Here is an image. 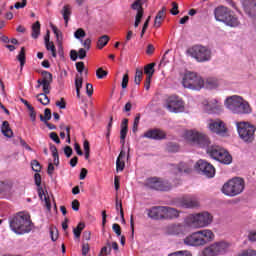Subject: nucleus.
<instances>
[{"label":"nucleus","instance_id":"obj_1","mask_svg":"<svg viewBox=\"0 0 256 256\" xmlns=\"http://www.w3.org/2000/svg\"><path fill=\"white\" fill-rule=\"evenodd\" d=\"M213 241H215V233L211 229L192 232L183 239V243L187 247H205V245L213 243Z\"/></svg>","mask_w":256,"mask_h":256},{"label":"nucleus","instance_id":"obj_2","mask_svg":"<svg viewBox=\"0 0 256 256\" xmlns=\"http://www.w3.org/2000/svg\"><path fill=\"white\" fill-rule=\"evenodd\" d=\"M9 225L11 231L16 235H25L33 231V222L31 216L25 212H19L13 217L9 218Z\"/></svg>","mask_w":256,"mask_h":256},{"label":"nucleus","instance_id":"obj_3","mask_svg":"<svg viewBox=\"0 0 256 256\" xmlns=\"http://www.w3.org/2000/svg\"><path fill=\"white\" fill-rule=\"evenodd\" d=\"M224 105L231 113H234V115H249L252 111L249 102L239 95L227 97Z\"/></svg>","mask_w":256,"mask_h":256},{"label":"nucleus","instance_id":"obj_4","mask_svg":"<svg viewBox=\"0 0 256 256\" xmlns=\"http://www.w3.org/2000/svg\"><path fill=\"white\" fill-rule=\"evenodd\" d=\"M190 229H205L213 223V215L207 211L192 213L184 219Z\"/></svg>","mask_w":256,"mask_h":256},{"label":"nucleus","instance_id":"obj_5","mask_svg":"<svg viewBox=\"0 0 256 256\" xmlns=\"http://www.w3.org/2000/svg\"><path fill=\"white\" fill-rule=\"evenodd\" d=\"M184 139L189 145H194L196 147H201L205 149L211 145V140L209 136L203 132L197 130H188L184 133Z\"/></svg>","mask_w":256,"mask_h":256},{"label":"nucleus","instance_id":"obj_6","mask_svg":"<svg viewBox=\"0 0 256 256\" xmlns=\"http://www.w3.org/2000/svg\"><path fill=\"white\" fill-rule=\"evenodd\" d=\"M186 55L195 59L197 63H207V61H211L212 52L207 46L194 45L186 50Z\"/></svg>","mask_w":256,"mask_h":256},{"label":"nucleus","instance_id":"obj_7","mask_svg":"<svg viewBox=\"0 0 256 256\" xmlns=\"http://www.w3.org/2000/svg\"><path fill=\"white\" fill-rule=\"evenodd\" d=\"M182 85L191 91H201L205 87V80L195 72H186L182 78Z\"/></svg>","mask_w":256,"mask_h":256},{"label":"nucleus","instance_id":"obj_8","mask_svg":"<svg viewBox=\"0 0 256 256\" xmlns=\"http://www.w3.org/2000/svg\"><path fill=\"white\" fill-rule=\"evenodd\" d=\"M231 250V243L225 240L213 242L202 250L203 256L226 255Z\"/></svg>","mask_w":256,"mask_h":256},{"label":"nucleus","instance_id":"obj_9","mask_svg":"<svg viewBox=\"0 0 256 256\" xmlns=\"http://www.w3.org/2000/svg\"><path fill=\"white\" fill-rule=\"evenodd\" d=\"M245 190V181L241 178H233L226 182L222 187V193L227 197H237Z\"/></svg>","mask_w":256,"mask_h":256},{"label":"nucleus","instance_id":"obj_10","mask_svg":"<svg viewBox=\"0 0 256 256\" xmlns=\"http://www.w3.org/2000/svg\"><path fill=\"white\" fill-rule=\"evenodd\" d=\"M235 125L240 139L244 141V143H253L255 140V126L245 121L236 122Z\"/></svg>","mask_w":256,"mask_h":256},{"label":"nucleus","instance_id":"obj_11","mask_svg":"<svg viewBox=\"0 0 256 256\" xmlns=\"http://www.w3.org/2000/svg\"><path fill=\"white\" fill-rule=\"evenodd\" d=\"M164 107L170 113H183L185 112V101L177 95H172L166 98Z\"/></svg>","mask_w":256,"mask_h":256},{"label":"nucleus","instance_id":"obj_12","mask_svg":"<svg viewBox=\"0 0 256 256\" xmlns=\"http://www.w3.org/2000/svg\"><path fill=\"white\" fill-rule=\"evenodd\" d=\"M207 128L211 133H216V135H220V137H225L227 135V125L222 120H208Z\"/></svg>","mask_w":256,"mask_h":256},{"label":"nucleus","instance_id":"obj_13","mask_svg":"<svg viewBox=\"0 0 256 256\" xmlns=\"http://www.w3.org/2000/svg\"><path fill=\"white\" fill-rule=\"evenodd\" d=\"M145 187H147V189H154V191H169L171 189V186L161 180L160 178H148L145 181Z\"/></svg>","mask_w":256,"mask_h":256},{"label":"nucleus","instance_id":"obj_14","mask_svg":"<svg viewBox=\"0 0 256 256\" xmlns=\"http://www.w3.org/2000/svg\"><path fill=\"white\" fill-rule=\"evenodd\" d=\"M195 168L208 179H213V177H215V167L205 160H198Z\"/></svg>","mask_w":256,"mask_h":256},{"label":"nucleus","instance_id":"obj_15","mask_svg":"<svg viewBox=\"0 0 256 256\" xmlns=\"http://www.w3.org/2000/svg\"><path fill=\"white\" fill-rule=\"evenodd\" d=\"M189 229L191 227L187 225V223L184 222V224H171L166 227V233L167 235H187L189 233Z\"/></svg>","mask_w":256,"mask_h":256},{"label":"nucleus","instance_id":"obj_16","mask_svg":"<svg viewBox=\"0 0 256 256\" xmlns=\"http://www.w3.org/2000/svg\"><path fill=\"white\" fill-rule=\"evenodd\" d=\"M179 207H182V209H195V207H199V198L197 196H186L179 201Z\"/></svg>","mask_w":256,"mask_h":256},{"label":"nucleus","instance_id":"obj_17","mask_svg":"<svg viewBox=\"0 0 256 256\" xmlns=\"http://www.w3.org/2000/svg\"><path fill=\"white\" fill-rule=\"evenodd\" d=\"M244 11L252 19H256V0H243Z\"/></svg>","mask_w":256,"mask_h":256},{"label":"nucleus","instance_id":"obj_18","mask_svg":"<svg viewBox=\"0 0 256 256\" xmlns=\"http://www.w3.org/2000/svg\"><path fill=\"white\" fill-rule=\"evenodd\" d=\"M143 139H154L155 141H161V139H165V132L159 129H151L146 131L142 135Z\"/></svg>","mask_w":256,"mask_h":256},{"label":"nucleus","instance_id":"obj_19","mask_svg":"<svg viewBox=\"0 0 256 256\" xmlns=\"http://www.w3.org/2000/svg\"><path fill=\"white\" fill-rule=\"evenodd\" d=\"M229 10L225 6H219L214 10V17L216 21H220L221 23H225L227 21V17L229 15Z\"/></svg>","mask_w":256,"mask_h":256},{"label":"nucleus","instance_id":"obj_20","mask_svg":"<svg viewBox=\"0 0 256 256\" xmlns=\"http://www.w3.org/2000/svg\"><path fill=\"white\" fill-rule=\"evenodd\" d=\"M147 211L150 219H163L164 206H154Z\"/></svg>","mask_w":256,"mask_h":256},{"label":"nucleus","instance_id":"obj_21","mask_svg":"<svg viewBox=\"0 0 256 256\" xmlns=\"http://www.w3.org/2000/svg\"><path fill=\"white\" fill-rule=\"evenodd\" d=\"M181 212L175 208L164 206L163 219H177Z\"/></svg>","mask_w":256,"mask_h":256},{"label":"nucleus","instance_id":"obj_22","mask_svg":"<svg viewBox=\"0 0 256 256\" xmlns=\"http://www.w3.org/2000/svg\"><path fill=\"white\" fill-rule=\"evenodd\" d=\"M38 195L41 201H44V205L47 211H51V203H55V200H53V196H50L49 194H45L43 190H38Z\"/></svg>","mask_w":256,"mask_h":256},{"label":"nucleus","instance_id":"obj_23","mask_svg":"<svg viewBox=\"0 0 256 256\" xmlns=\"http://www.w3.org/2000/svg\"><path fill=\"white\" fill-rule=\"evenodd\" d=\"M207 153L212 157V159L218 161L219 157H221V153H225V148L221 146H212L207 150Z\"/></svg>","mask_w":256,"mask_h":256},{"label":"nucleus","instance_id":"obj_24","mask_svg":"<svg viewBox=\"0 0 256 256\" xmlns=\"http://www.w3.org/2000/svg\"><path fill=\"white\" fill-rule=\"evenodd\" d=\"M173 173L176 177H181L183 173H191V166L186 163H180L179 166H174Z\"/></svg>","mask_w":256,"mask_h":256},{"label":"nucleus","instance_id":"obj_25","mask_svg":"<svg viewBox=\"0 0 256 256\" xmlns=\"http://www.w3.org/2000/svg\"><path fill=\"white\" fill-rule=\"evenodd\" d=\"M202 105H203V110L205 111V113H211L212 109L209 107H213L214 109H219V107H221L219 105V100H217V99H212L210 101L204 100L202 102Z\"/></svg>","mask_w":256,"mask_h":256},{"label":"nucleus","instance_id":"obj_26","mask_svg":"<svg viewBox=\"0 0 256 256\" xmlns=\"http://www.w3.org/2000/svg\"><path fill=\"white\" fill-rule=\"evenodd\" d=\"M13 189V182L6 180L0 183V193L3 195H10Z\"/></svg>","mask_w":256,"mask_h":256},{"label":"nucleus","instance_id":"obj_27","mask_svg":"<svg viewBox=\"0 0 256 256\" xmlns=\"http://www.w3.org/2000/svg\"><path fill=\"white\" fill-rule=\"evenodd\" d=\"M55 37H56V43L58 47H63V32L57 28V26L51 24L50 25Z\"/></svg>","mask_w":256,"mask_h":256},{"label":"nucleus","instance_id":"obj_28","mask_svg":"<svg viewBox=\"0 0 256 256\" xmlns=\"http://www.w3.org/2000/svg\"><path fill=\"white\" fill-rule=\"evenodd\" d=\"M219 85H221V83L219 82V79L208 78L206 81H204L203 89H217Z\"/></svg>","mask_w":256,"mask_h":256},{"label":"nucleus","instance_id":"obj_29","mask_svg":"<svg viewBox=\"0 0 256 256\" xmlns=\"http://www.w3.org/2000/svg\"><path fill=\"white\" fill-rule=\"evenodd\" d=\"M218 161L224 165H231V163H233V157L227 150L224 149V153L220 154Z\"/></svg>","mask_w":256,"mask_h":256},{"label":"nucleus","instance_id":"obj_30","mask_svg":"<svg viewBox=\"0 0 256 256\" xmlns=\"http://www.w3.org/2000/svg\"><path fill=\"white\" fill-rule=\"evenodd\" d=\"M1 133L4 137L11 139L13 137V130H11V126L9 125L8 121H4L1 125Z\"/></svg>","mask_w":256,"mask_h":256},{"label":"nucleus","instance_id":"obj_31","mask_svg":"<svg viewBox=\"0 0 256 256\" xmlns=\"http://www.w3.org/2000/svg\"><path fill=\"white\" fill-rule=\"evenodd\" d=\"M225 25H228V27H239V19L237 17L231 15V13L228 14L226 18V22H224Z\"/></svg>","mask_w":256,"mask_h":256},{"label":"nucleus","instance_id":"obj_32","mask_svg":"<svg viewBox=\"0 0 256 256\" xmlns=\"http://www.w3.org/2000/svg\"><path fill=\"white\" fill-rule=\"evenodd\" d=\"M39 35H41V23L39 21H36L32 25V34L31 37L32 39H38Z\"/></svg>","mask_w":256,"mask_h":256},{"label":"nucleus","instance_id":"obj_33","mask_svg":"<svg viewBox=\"0 0 256 256\" xmlns=\"http://www.w3.org/2000/svg\"><path fill=\"white\" fill-rule=\"evenodd\" d=\"M75 87H76V95L77 97H81V89L83 87V76L82 75H76L75 77Z\"/></svg>","mask_w":256,"mask_h":256},{"label":"nucleus","instance_id":"obj_34","mask_svg":"<svg viewBox=\"0 0 256 256\" xmlns=\"http://www.w3.org/2000/svg\"><path fill=\"white\" fill-rule=\"evenodd\" d=\"M61 14L67 25V23H69V17H71V5H64Z\"/></svg>","mask_w":256,"mask_h":256},{"label":"nucleus","instance_id":"obj_35","mask_svg":"<svg viewBox=\"0 0 256 256\" xmlns=\"http://www.w3.org/2000/svg\"><path fill=\"white\" fill-rule=\"evenodd\" d=\"M144 73L147 75V78L153 77V73H155V63H150L144 67Z\"/></svg>","mask_w":256,"mask_h":256},{"label":"nucleus","instance_id":"obj_36","mask_svg":"<svg viewBox=\"0 0 256 256\" xmlns=\"http://www.w3.org/2000/svg\"><path fill=\"white\" fill-rule=\"evenodd\" d=\"M85 229V223L80 222L76 228L73 229V234L76 239H79L81 237V232Z\"/></svg>","mask_w":256,"mask_h":256},{"label":"nucleus","instance_id":"obj_37","mask_svg":"<svg viewBox=\"0 0 256 256\" xmlns=\"http://www.w3.org/2000/svg\"><path fill=\"white\" fill-rule=\"evenodd\" d=\"M109 43V37L107 35H103L98 39L97 47L98 49H103Z\"/></svg>","mask_w":256,"mask_h":256},{"label":"nucleus","instance_id":"obj_38","mask_svg":"<svg viewBox=\"0 0 256 256\" xmlns=\"http://www.w3.org/2000/svg\"><path fill=\"white\" fill-rule=\"evenodd\" d=\"M147 3V0H137L132 4V9L137 11H143V4Z\"/></svg>","mask_w":256,"mask_h":256},{"label":"nucleus","instance_id":"obj_39","mask_svg":"<svg viewBox=\"0 0 256 256\" xmlns=\"http://www.w3.org/2000/svg\"><path fill=\"white\" fill-rule=\"evenodd\" d=\"M17 60L20 63L21 69H23V67L25 66V47L21 48V50L17 56Z\"/></svg>","mask_w":256,"mask_h":256},{"label":"nucleus","instance_id":"obj_40","mask_svg":"<svg viewBox=\"0 0 256 256\" xmlns=\"http://www.w3.org/2000/svg\"><path fill=\"white\" fill-rule=\"evenodd\" d=\"M36 99L42 105H47L48 103H50V100H49V97H47V94L40 93L36 96Z\"/></svg>","mask_w":256,"mask_h":256},{"label":"nucleus","instance_id":"obj_41","mask_svg":"<svg viewBox=\"0 0 256 256\" xmlns=\"http://www.w3.org/2000/svg\"><path fill=\"white\" fill-rule=\"evenodd\" d=\"M42 83H49L51 84L53 82V75L50 72L43 71L42 72Z\"/></svg>","mask_w":256,"mask_h":256},{"label":"nucleus","instance_id":"obj_42","mask_svg":"<svg viewBox=\"0 0 256 256\" xmlns=\"http://www.w3.org/2000/svg\"><path fill=\"white\" fill-rule=\"evenodd\" d=\"M45 47L47 49V51H51L52 53V57H57V50L55 48V44H53V42H48L45 44Z\"/></svg>","mask_w":256,"mask_h":256},{"label":"nucleus","instance_id":"obj_43","mask_svg":"<svg viewBox=\"0 0 256 256\" xmlns=\"http://www.w3.org/2000/svg\"><path fill=\"white\" fill-rule=\"evenodd\" d=\"M166 149L169 153H177V151H179V145H177L176 143L170 142L167 144Z\"/></svg>","mask_w":256,"mask_h":256},{"label":"nucleus","instance_id":"obj_44","mask_svg":"<svg viewBox=\"0 0 256 256\" xmlns=\"http://www.w3.org/2000/svg\"><path fill=\"white\" fill-rule=\"evenodd\" d=\"M40 119L41 121H43L44 123H47V121L51 120V109L46 108L44 110V117L43 115H40Z\"/></svg>","mask_w":256,"mask_h":256},{"label":"nucleus","instance_id":"obj_45","mask_svg":"<svg viewBox=\"0 0 256 256\" xmlns=\"http://www.w3.org/2000/svg\"><path fill=\"white\" fill-rule=\"evenodd\" d=\"M168 256H193L189 250H180L169 254Z\"/></svg>","mask_w":256,"mask_h":256},{"label":"nucleus","instance_id":"obj_46","mask_svg":"<svg viewBox=\"0 0 256 256\" xmlns=\"http://www.w3.org/2000/svg\"><path fill=\"white\" fill-rule=\"evenodd\" d=\"M141 79H143V70L136 69L134 83L136 85H140L141 84Z\"/></svg>","mask_w":256,"mask_h":256},{"label":"nucleus","instance_id":"obj_47","mask_svg":"<svg viewBox=\"0 0 256 256\" xmlns=\"http://www.w3.org/2000/svg\"><path fill=\"white\" fill-rule=\"evenodd\" d=\"M107 75H109V72L103 70V68H98L96 70L97 79H105V77H107Z\"/></svg>","mask_w":256,"mask_h":256},{"label":"nucleus","instance_id":"obj_48","mask_svg":"<svg viewBox=\"0 0 256 256\" xmlns=\"http://www.w3.org/2000/svg\"><path fill=\"white\" fill-rule=\"evenodd\" d=\"M141 19H143V10H139L135 17L134 27H139V24L141 23Z\"/></svg>","mask_w":256,"mask_h":256},{"label":"nucleus","instance_id":"obj_49","mask_svg":"<svg viewBox=\"0 0 256 256\" xmlns=\"http://www.w3.org/2000/svg\"><path fill=\"white\" fill-rule=\"evenodd\" d=\"M125 137H127V127H122L120 130V143L121 145H125Z\"/></svg>","mask_w":256,"mask_h":256},{"label":"nucleus","instance_id":"obj_50","mask_svg":"<svg viewBox=\"0 0 256 256\" xmlns=\"http://www.w3.org/2000/svg\"><path fill=\"white\" fill-rule=\"evenodd\" d=\"M85 35L86 33H85V30H83V28H79L74 32L75 39H83Z\"/></svg>","mask_w":256,"mask_h":256},{"label":"nucleus","instance_id":"obj_51","mask_svg":"<svg viewBox=\"0 0 256 256\" xmlns=\"http://www.w3.org/2000/svg\"><path fill=\"white\" fill-rule=\"evenodd\" d=\"M31 165L33 171H35L36 173H39L41 171V164L39 163V161L32 160Z\"/></svg>","mask_w":256,"mask_h":256},{"label":"nucleus","instance_id":"obj_52","mask_svg":"<svg viewBox=\"0 0 256 256\" xmlns=\"http://www.w3.org/2000/svg\"><path fill=\"white\" fill-rule=\"evenodd\" d=\"M50 237L52 241H56L59 238V232L57 231V228L50 229Z\"/></svg>","mask_w":256,"mask_h":256},{"label":"nucleus","instance_id":"obj_53","mask_svg":"<svg viewBox=\"0 0 256 256\" xmlns=\"http://www.w3.org/2000/svg\"><path fill=\"white\" fill-rule=\"evenodd\" d=\"M170 13L171 15H179V4H177V2H172Z\"/></svg>","mask_w":256,"mask_h":256},{"label":"nucleus","instance_id":"obj_54","mask_svg":"<svg viewBox=\"0 0 256 256\" xmlns=\"http://www.w3.org/2000/svg\"><path fill=\"white\" fill-rule=\"evenodd\" d=\"M125 169V161L123 160H116V170L117 171H123Z\"/></svg>","mask_w":256,"mask_h":256},{"label":"nucleus","instance_id":"obj_55","mask_svg":"<svg viewBox=\"0 0 256 256\" xmlns=\"http://www.w3.org/2000/svg\"><path fill=\"white\" fill-rule=\"evenodd\" d=\"M76 69L78 71V75H83V71H85V63L83 62H77L76 63Z\"/></svg>","mask_w":256,"mask_h":256},{"label":"nucleus","instance_id":"obj_56","mask_svg":"<svg viewBox=\"0 0 256 256\" xmlns=\"http://www.w3.org/2000/svg\"><path fill=\"white\" fill-rule=\"evenodd\" d=\"M107 246L102 247L100 255H109V253H111V244L107 243Z\"/></svg>","mask_w":256,"mask_h":256},{"label":"nucleus","instance_id":"obj_57","mask_svg":"<svg viewBox=\"0 0 256 256\" xmlns=\"http://www.w3.org/2000/svg\"><path fill=\"white\" fill-rule=\"evenodd\" d=\"M127 85H129V75L125 74L122 78V83H121L122 89H127Z\"/></svg>","mask_w":256,"mask_h":256},{"label":"nucleus","instance_id":"obj_58","mask_svg":"<svg viewBox=\"0 0 256 256\" xmlns=\"http://www.w3.org/2000/svg\"><path fill=\"white\" fill-rule=\"evenodd\" d=\"M167 11V7L163 6L162 9L158 12V14L156 15V18L158 19H165V13Z\"/></svg>","mask_w":256,"mask_h":256},{"label":"nucleus","instance_id":"obj_59","mask_svg":"<svg viewBox=\"0 0 256 256\" xmlns=\"http://www.w3.org/2000/svg\"><path fill=\"white\" fill-rule=\"evenodd\" d=\"M139 121H141V115H137L136 118L134 119V124H133V132L137 131L139 127Z\"/></svg>","mask_w":256,"mask_h":256},{"label":"nucleus","instance_id":"obj_60","mask_svg":"<svg viewBox=\"0 0 256 256\" xmlns=\"http://www.w3.org/2000/svg\"><path fill=\"white\" fill-rule=\"evenodd\" d=\"M50 139H52V141H54V143H57V144L61 143L59 136L55 132L50 133Z\"/></svg>","mask_w":256,"mask_h":256},{"label":"nucleus","instance_id":"obj_61","mask_svg":"<svg viewBox=\"0 0 256 256\" xmlns=\"http://www.w3.org/2000/svg\"><path fill=\"white\" fill-rule=\"evenodd\" d=\"M112 229H113L114 233H116V235L118 237H120V235H121V226H119V224H113Z\"/></svg>","mask_w":256,"mask_h":256},{"label":"nucleus","instance_id":"obj_62","mask_svg":"<svg viewBox=\"0 0 256 256\" xmlns=\"http://www.w3.org/2000/svg\"><path fill=\"white\" fill-rule=\"evenodd\" d=\"M89 250H90L89 243H84L82 245V255L87 256V253H89Z\"/></svg>","mask_w":256,"mask_h":256},{"label":"nucleus","instance_id":"obj_63","mask_svg":"<svg viewBox=\"0 0 256 256\" xmlns=\"http://www.w3.org/2000/svg\"><path fill=\"white\" fill-rule=\"evenodd\" d=\"M249 241L255 242L256 241V230H251L248 234Z\"/></svg>","mask_w":256,"mask_h":256},{"label":"nucleus","instance_id":"obj_64","mask_svg":"<svg viewBox=\"0 0 256 256\" xmlns=\"http://www.w3.org/2000/svg\"><path fill=\"white\" fill-rule=\"evenodd\" d=\"M86 93L88 95V97H91V95H93V85L87 83L86 84Z\"/></svg>","mask_w":256,"mask_h":256}]
</instances>
